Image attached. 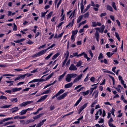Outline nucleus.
I'll list each match as a JSON object with an SVG mask.
<instances>
[{"label":"nucleus","instance_id":"obj_1","mask_svg":"<svg viewBox=\"0 0 127 127\" xmlns=\"http://www.w3.org/2000/svg\"><path fill=\"white\" fill-rule=\"evenodd\" d=\"M77 75V74L74 73L68 74L65 78V81L67 82H69L71 81V78H74Z\"/></svg>","mask_w":127,"mask_h":127},{"label":"nucleus","instance_id":"obj_2","mask_svg":"<svg viewBox=\"0 0 127 127\" xmlns=\"http://www.w3.org/2000/svg\"><path fill=\"white\" fill-rule=\"evenodd\" d=\"M54 72L52 73L50 75L47 77L46 80L43 79H34V82H42L43 81H45L46 80H48L50 79L53 75L54 74Z\"/></svg>","mask_w":127,"mask_h":127},{"label":"nucleus","instance_id":"obj_3","mask_svg":"<svg viewBox=\"0 0 127 127\" xmlns=\"http://www.w3.org/2000/svg\"><path fill=\"white\" fill-rule=\"evenodd\" d=\"M104 28L105 26L103 25L100 28H95V29L98 31H99V32H100L101 33H103Z\"/></svg>","mask_w":127,"mask_h":127},{"label":"nucleus","instance_id":"obj_4","mask_svg":"<svg viewBox=\"0 0 127 127\" xmlns=\"http://www.w3.org/2000/svg\"><path fill=\"white\" fill-rule=\"evenodd\" d=\"M65 55H66V58L63 63V64L62 65V67H63L64 66L68 58L69 55V54L68 51H66V53L65 54Z\"/></svg>","mask_w":127,"mask_h":127},{"label":"nucleus","instance_id":"obj_5","mask_svg":"<svg viewBox=\"0 0 127 127\" xmlns=\"http://www.w3.org/2000/svg\"><path fill=\"white\" fill-rule=\"evenodd\" d=\"M82 76V74H81L78 77L76 78L74 80L73 83H74L77 82L78 81H79L81 79Z\"/></svg>","mask_w":127,"mask_h":127},{"label":"nucleus","instance_id":"obj_6","mask_svg":"<svg viewBox=\"0 0 127 127\" xmlns=\"http://www.w3.org/2000/svg\"><path fill=\"white\" fill-rule=\"evenodd\" d=\"M69 69L70 70H77V68L76 66L73 64L71 65Z\"/></svg>","mask_w":127,"mask_h":127},{"label":"nucleus","instance_id":"obj_7","mask_svg":"<svg viewBox=\"0 0 127 127\" xmlns=\"http://www.w3.org/2000/svg\"><path fill=\"white\" fill-rule=\"evenodd\" d=\"M67 93H65L63 94L61 96L58 97L57 98L58 100H60L63 99L65 97L67 94Z\"/></svg>","mask_w":127,"mask_h":127},{"label":"nucleus","instance_id":"obj_8","mask_svg":"<svg viewBox=\"0 0 127 127\" xmlns=\"http://www.w3.org/2000/svg\"><path fill=\"white\" fill-rule=\"evenodd\" d=\"M48 95H45L41 97L38 101L37 102L42 101L44 100L47 97Z\"/></svg>","mask_w":127,"mask_h":127},{"label":"nucleus","instance_id":"obj_9","mask_svg":"<svg viewBox=\"0 0 127 127\" xmlns=\"http://www.w3.org/2000/svg\"><path fill=\"white\" fill-rule=\"evenodd\" d=\"M73 84V83L72 82H71L65 85L64 86V87L66 88H70L72 86Z\"/></svg>","mask_w":127,"mask_h":127},{"label":"nucleus","instance_id":"obj_10","mask_svg":"<svg viewBox=\"0 0 127 127\" xmlns=\"http://www.w3.org/2000/svg\"><path fill=\"white\" fill-rule=\"evenodd\" d=\"M74 23V19H73L72 21V22L70 23L69 24L66 26V28H67V27H69V26L72 27L73 26Z\"/></svg>","mask_w":127,"mask_h":127},{"label":"nucleus","instance_id":"obj_11","mask_svg":"<svg viewBox=\"0 0 127 127\" xmlns=\"http://www.w3.org/2000/svg\"><path fill=\"white\" fill-rule=\"evenodd\" d=\"M44 114L43 113L40 114L39 115H37L36 116H34L33 117V118L34 120H36L38 118H39L40 117H41L42 115H43Z\"/></svg>","mask_w":127,"mask_h":127},{"label":"nucleus","instance_id":"obj_12","mask_svg":"<svg viewBox=\"0 0 127 127\" xmlns=\"http://www.w3.org/2000/svg\"><path fill=\"white\" fill-rule=\"evenodd\" d=\"M11 110H13L12 111V113H13L18 111L19 109L18 107H16L12 108Z\"/></svg>","mask_w":127,"mask_h":127},{"label":"nucleus","instance_id":"obj_13","mask_svg":"<svg viewBox=\"0 0 127 127\" xmlns=\"http://www.w3.org/2000/svg\"><path fill=\"white\" fill-rule=\"evenodd\" d=\"M47 51V50H46V49H44V50H42L39 52L38 53L39 55L40 56L44 54Z\"/></svg>","mask_w":127,"mask_h":127},{"label":"nucleus","instance_id":"obj_14","mask_svg":"<svg viewBox=\"0 0 127 127\" xmlns=\"http://www.w3.org/2000/svg\"><path fill=\"white\" fill-rule=\"evenodd\" d=\"M82 99V96H81L79 99L76 102V103L74 105V106H77L80 102Z\"/></svg>","mask_w":127,"mask_h":127},{"label":"nucleus","instance_id":"obj_15","mask_svg":"<svg viewBox=\"0 0 127 127\" xmlns=\"http://www.w3.org/2000/svg\"><path fill=\"white\" fill-rule=\"evenodd\" d=\"M98 92L97 91H94V92L93 93L92 95L93 96L95 94V98H96L98 96Z\"/></svg>","mask_w":127,"mask_h":127},{"label":"nucleus","instance_id":"obj_16","mask_svg":"<svg viewBox=\"0 0 127 127\" xmlns=\"http://www.w3.org/2000/svg\"><path fill=\"white\" fill-rule=\"evenodd\" d=\"M66 74V72H65L62 75L60 76L59 77V81H60L62 79V78Z\"/></svg>","mask_w":127,"mask_h":127},{"label":"nucleus","instance_id":"obj_17","mask_svg":"<svg viewBox=\"0 0 127 127\" xmlns=\"http://www.w3.org/2000/svg\"><path fill=\"white\" fill-rule=\"evenodd\" d=\"M60 55V53H58L54 55L52 58V60H54L57 57Z\"/></svg>","mask_w":127,"mask_h":127},{"label":"nucleus","instance_id":"obj_18","mask_svg":"<svg viewBox=\"0 0 127 127\" xmlns=\"http://www.w3.org/2000/svg\"><path fill=\"white\" fill-rule=\"evenodd\" d=\"M83 17V15H82L80 16H79L77 21V22L78 23L80 22L81 20H82Z\"/></svg>","mask_w":127,"mask_h":127},{"label":"nucleus","instance_id":"obj_19","mask_svg":"<svg viewBox=\"0 0 127 127\" xmlns=\"http://www.w3.org/2000/svg\"><path fill=\"white\" fill-rule=\"evenodd\" d=\"M22 89L21 88H13L12 89V90L13 92H16L17 91H19L21 90Z\"/></svg>","mask_w":127,"mask_h":127},{"label":"nucleus","instance_id":"obj_20","mask_svg":"<svg viewBox=\"0 0 127 127\" xmlns=\"http://www.w3.org/2000/svg\"><path fill=\"white\" fill-rule=\"evenodd\" d=\"M27 112V111L26 109L23 110L20 112V114L21 115H22L25 114Z\"/></svg>","mask_w":127,"mask_h":127},{"label":"nucleus","instance_id":"obj_21","mask_svg":"<svg viewBox=\"0 0 127 127\" xmlns=\"http://www.w3.org/2000/svg\"><path fill=\"white\" fill-rule=\"evenodd\" d=\"M107 9L109 10H110L112 12L113 11V10L112 7L109 5H107Z\"/></svg>","mask_w":127,"mask_h":127},{"label":"nucleus","instance_id":"obj_22","mask_svg":"<svg viewBox=\"0 0 127 127\" xmlns=\"http://www.w3.org/2000/svg\"><path fill=\"white\" fill-rule=\"evenodd\" d=\"M89 90H88L86 92H82V93L83 95H84V96H85L86 95H88L89 93Z\"/></svg>","mask_w":127,"mask_h":127},{"label":"nucleus","instance_id":"obj_23","mask_svg":"<svg viewBox=\"0 0 127 127\" xmlns=\"http://www.w3.org/2000/svg\"><path fill=\"white\" fill-rule=\"evenodd\" d=\"M88 104V103L85 104H84L80 108L83 110L86 107Z\"/></svg>","mask_w":127,"mask_h":127},{"label":"nucleus","instance_id":"obj_24","mask_svg":"<svg viewBox=\"0 0 127 127\" xmlns=\"http://www.w3.org/2000/svg\"><path fill=\"white\" fill-rule=\"evenodd\" d=\"M112 5L115 10H117V8H116V5L114 2H112Z\"/></svg>","mask_w":127,"mask_h":127},{"label":"nucleus","instance_id":"obj_25","mask_svg":"<svg viewBox=\"0 0 127 127\" xmlns=\"http://www.w3.org/2000/svg\"><path fill=\"white\" fill-rule=\"evenodd\" d=\"M95 37L96 38H99V35L98 32L96 31L95 34Z\"/></svg>","mask_w":127,"mask_h":127},{"label":"nucleus","instance_id":"obj_26","mask_svg":"<svg viewBox=\"0 0 127 127\" xmlns=\"http://www.w3.org/2000/svg\"><path fill=\"white\" fill-rule=\"evenodd\" d=\"M64 91V90L62 89L61 90L57 93V95L59 96L60 94L63 93Z\"/></svg>","mask_w":127,"mask_h":127},{"label":"nucleus","instance_id":"obj_27","mask_svg":"<svg viewBox=\"0 0 127 127\" xmlns=\"http://www.w3.org/2000/svg\"><path fill=\"white\" fill-rule=\"evenodd\" d=\"M53 54V53H51L48 56H47L45 58V59L46 60H48L49 59V58H50V57Z\"/></svg>","mask_w":127,"mask_h":127},{"label":"nucleus","instance_id":"obj_28","mask_svg":"<svg viewBox=\"0 0 127 127\" xmlns=\"http://www.w3.org/2000/svg\"><path fill=\"white\" fill-rule=\"evenodd\" d=\"M115 35L119 41L120 40V38L118 33L117 32H115Z\"/></svg>","mask_w":127,"mask_h":127},{"label":"nucleus","instance_id":"obj_29","mask_svg":"<svg viewBox=\"0 0 127 127\" xmlns=\"http://www.w3.org/2000/svg\"><path fill=\"white\" fill-rule=\"evenodd\" d=\"M34 121V120H27L26 122V124H28L31 123L33 122Z\"/></svg>","mask_w":127,"mask_h":127},{"label":"nucleus","instance_id":"obj_30","mask_svg":"<svg viewBox=\"0 0 127 127\" xmlns=\"http://www.w3.org/2000/svg\"><path fill=\"white\" fill-rule=\"evenodd\" d=\"M82 62L81 61H80L77 63V64H76V66L77 67H78L80 65H81L82 64Z\"/></svg>","mask_w":127,"mask_h":127},{"label":"nucleus","instance_id":"obj_31","mask_svg":"<svg viewBox=\"0 0 127 127\" xmlns=\"http://www.w3.org/2000/svg\"><path fill=\"white\" fill-rule=\"evenodd\" d=\"M104 57L102 53H101L99 54V56L98 57V59L99 60L100 59H102Z\"/></svg>","mask_w":127,"mask_h":127},{"label":"nucleus","instance_id":"obj_32","mask_svg":"<svg viewBox=\"0 0 127 127\" xmlns=\"http://www.w3.org/2000/svg\"><path fill=\"white\" fill-rule=\"evenodd\" d=\"M27 105L26 102H24L20 104V106L21 107L25 106H26Z\"/></svg>","mask_w":127,"mask_h":127},{"label":"nucleus","instance_id":"obj_33","mask_svg":"<svg viewBox=\"0 0 127 127\" xmlns=\"http://www.w3.org/2000/svg\"><path fill=\"white\" fill-rule=\"evenodd\" d=\"M78 32V31L77 30L72 31V35H74L77 33Z\"/></svg>","mask_w":127,"mask_h":127},{"label":"nucleus","instance_id":"obj_34","mask_svg":"<svg viewBox=\"0 0 127 127\" xmlns=\"http://www.w3.org/2000/svg\"><path fill=\"white\" fill-rule=\"evenodd\" d=\"M81 13H84L83 12V10L84 9V5H83V4H81Z\"/></svg>","mask_w":127,"mask_h":127},{"label":"nucleus","instance_id":"obj_35","mask_svg":"<svg viewBox=\"0 0 127 127\" xmlns=\"http://www.w3.org/2000/svg\"><path fill=\"white\" fill-rule=\"evenodd\" d=\"M53 13L52 12H51L49 14L47 15V19L50 18L51 17V15L53 14Z\"/></svg>","mask_w":127,"mask_h":127},{"label":"nucleus","instance_id":"obj_36","mask_svg":"<svg viewBox=\"0 0 127 127\" xmlns=\"http://www.w3.org/2000/svg\"><path fill=\"white\" fill-rule=\"evenodd\" d=\"M39 56H40L39 55L38 53H36V54H35L34 55L32 56V58H35L36 57H37Z\"/></svg>","mask_w":127,"mask_h":127},{"label":"nucleus","instance_id":"obj_37","mask_svg":"<svg viewBox=\"0 0 127 127\" xmlns=\"http://www.w3.org/2000/svg\"><path fill=\"white\" fill-rule=\"evenodd\" d=\"M90 4H89L87 6V7L85 10L83 12L84 13H85L86 11L87 10H88L89 8H90Z\"/></svg>","mask_w":127,"mask_h":127},{"label":"nucleus","instance_id":"obj_38","mask_svg":"<svg viewBox=\"0 0 127 127\" xmlns=\"http://www.w3.org/2000/svg\"><path fill=\"white\" fill-rule=\"evenodd\" d=\"M13 123V122H12V121L7 122L6 123H5L4 124V126H6L7 125H9V124Z\"/></svg>","mask_w":127,"mask_h":127},{"label":"nucleus","instance_id":"obj_39","mask_svg":"<svg viewBox=\"0 0 127 127\" xmlns=\"http://www.w3.org/2000/svg\"><path fill=\"white\" fill-rule=\"evenodd\" d=\"M55 45L56 44H53L52 45L50 46L47 48V49H46V50H48L50 48H52L53 47H54L55 46Z\"/></svg>","mask_w":127,"mask_h":127},{"label":"nucleus","instance_id":"obj_40","mask_svg":"<svg viewBox=\"0 0 127 127\" xmlns=\"http://www.w3.org/2000/svg\"><path fill=\"white\" fill-rule=\"evenodd\" d=\"M89 14L88 12L85 13L84 15V18L88 17L89 16Z\"/></svg>","mask_w":127,"mask_h":127},{"label":"nucleus","instance_id":"obj_41","mask_svg":"<svg viewBox=\"0 0 127 127\" xmlns=\"http://www.w3.org/2000/svg\"><path fill=\"white\" fill-rule=\"evenodd\" d=\"M0 99H5L6 100L7 99V98L6 96L1 95L0 97Z\"/></svg>","mask_w":127,"mask_h":127},{"label":"nucleus","instance_id":"obj_42","mask_svg":"<svg viewBox=\"0 0 127 127\" xmlns=\"http://www.w3.org/2000/svg\"><path fill=\"white\" fill-rule=\"evenodd\" d=\"M88 52L89 53H90L91 57L92 58L93 57V54L92 53L91 51L90 50H88Z\"/></svg>","mask_w":127,"mask_h":127},{"label":"nucleus","instance_id":"obj_43","mask_svg":"<svg viewBox=\"0 0 127 127\" xmlns=\"http://www.w3.org/2000/svg\"><path fill=\"white\" fill-rule=\"evenodd\" d=\"M92 27H95L97 25L96 24V22H92Z\"/></svg>","mask_w":127,"mask_h":127},{"label":"nucleus","instance_id":"obj_44","mask_svg":"<svg viewBox=\"0 0 127 127\" xmlns=\"http://www.w3.org/2000/svg\"><path fill=\"white\" fill-rule=\"evenodd\" d=\"M13 25L14 27L13 30L14 31H16L17 30V27L15 23H14Z\"/></svg>","mask_w":127,"mask_h":127},{"label":"nucleus","instance_id":"obj_45","mask_svg":"<svg viewBox=\"0 0 127 127\" xmlns=\"http://www.w3.org/2000/svg\"><path fill=\"white\" fill-rule=\"evenodd\" d=\"M18 100L17 98H15L12 99L11 100V101L12 102L15 101V102H17Z\"/></svg>","mask_w":127,"mask_h":127},{"label":"nucleus","instance_id":"obj_46","mask_svg":"<svg viewBox=\"0 0 127 127\" xmlns=\"http://www.w3.org/2000/svg\"><path fill=\"white\" fill-rule=\"evenodd\" d=\"M115 111V110L113 108H112V110L111 111V112L112 114L114 116H115V115L114 114V112Z\"/></svg>","mask_w":127,"mask_h":127},{"label":"nucleus","instance_id":"obj_47","mask_svg":"<svg viewBox=\"0 0 127 127\" xmlns=\"http://www.w3.org/2000/svg\"><path fill=\"white\" fill-rule=\"evenodd\" d=\"M27 43L28 44H33V42L29 40V41L27 42Z\"/></svg>","mask_w":127,"mask_h":127},{"label":"nucleus","instance_id":"obj_48","mask_svg":"<svg viewBox=\"0 0 127 127\" xmlns=\"http://www.w3.org/2000/svg\"><path fill=\"white\" fill-rule=\"evenodd\" d=\"M64 33V32H63L61 33L59 35L57 36L58 38H61L62 37V36L63 33Z\"/></svg>","mask_w":127,"mask_h":127},{"label":"nucleus","instance_id":"obj_49","mask_svg":"<svg viewBox=\"0 0 127 127\" xmlns=\"http://www.w3.org/2000/svg\"><path fill=\"white\" fill-rule=\"evenodd\" d=\"M26 76L25 74L23 75H21L19 76V77L20 79H24Z\"/></svg>","mask_w":127,"mask_h":127},{"label":"nucleus","instance_id":"obj_50","mask_svg":"<svg viewBox=\"0 0 127 127\" xmlns=\"http://www.w3.org/2000/svg\"><path fill=\"white\" fill-rule=\"evenodd\" d=\"M106 54L107 56L108 57L110 58L111 57V53L110 52H108L106 53Z\"/></svg>","mask_w":127,"mask_h":127},{"label":"nucleus","instance_id":"obj_51","mask_svg":"<svg viewBox=\"0 0 127 127\" xmlns=\"http://www.w3.org/2000/svg\"><path fill=\"white\" fill-rule=\"evenodd\" d=\"M106 15V13H102L101 14L100 16L101 17H102L103 16H105Z\"/></svg>","mask_w":127,"mask_h":127},{"label":"nucleus","instance_id":"obj_52","mask_svg":"<svg viewBox=\"0 0 127 127\" xmlns=\"http://www.w3.org/2000/svg\"><path fill=\"white\" fill-rule=\"evenodd\" d=\"M46 12H42L41 13V16L42 17H44L45 16V15L46 14Z\"/></svg>","mask_w":127,"mask_h":127},{"label":"nucleus","instance_id":"obj_53","mask_svg":"<svg viewBox=\"0 0 127 127\" xmlns=\"http://www.w3.org/2000/svg\"><path fill=\"white\" fill-rule=\"evenodd\" d=\"M50 90H51V89L50 88H49V89L48 90L45 91L46 94H47L49 93L50 92Z\"/></svg>","mask_w":127,"mask_h":127},{"label":"nucleus","instance_id":"obj_54","mask_svg":"<svg viewBox=\"0 0 127 127\" xmlns=\"http://www.w3.org/2000/svg\"><path fill=\"white\" fill-rule=\"evenodd\" d=\"M113 120L112 118H111L110 120H109L108 121V123H111L113 121Z\"/></svg>","mask_w":127,"mask_h":127},{"label":"nucleus","instance_id":"obj_55","mask_svg":"<svg viewBox=\"0 0 127 127\" xmlns=\"http://www.w3.org/2000/svg\"><path fill=\"white\" fill-rule=\"evenodd\" d=\"M33 102V101H27L26 102L27 105L28 104H30L31 103H32Z\"/></svg>","mask_w":127,"mask_h":127},{"label":"nucleus","instance_id":"obj_56","mask_svg":"<svg viewBox=\"0 0 127 127\" xmlns=\"http://www.w3.org/2000/svg\"><path fill=\"white\" fill-rule=\"evenodd\" d=\"M111 19L113 21H115L114 17L113 16L110 15V16Z\"/></svg>","mask_w":127,"mask_h":127},{"label":"nucleus","instance_id":"obj_57","mask_svg":"<svg viewBox=\"0 0 127 127\" xmlns=\"http://www.w3.org/2000/svg\"><path fill=\"white\" fill-rule=\"evenodd\" d=\"M117 23L118 25L120 26V23L119 21L118 20H116Z\"/></svg>","mask_w":127,"mask_h":127},{"label":"nucleus","instance_id":"obj_58","mask_svg":"<svg viewBox=\"0 0 127 127\" xmlns=\"http://www.w3.org/2000/svg\"><path fill=\"white\" fill-rule=\"evenodd\" d=\"M25 75L26 76H27V77H29L32 75V74H31L27 73L25 74Z\"/></svg>","mask_w":127,"mask_h":127},{"label":"nucleus","instance_id":"obj_59","mask_svg":"<svg viewBox=\"0 0 127 127\" xmlns=\"http://www.w3.org/2000/svg\"><path fill=\"white\" fill-rule=\"evenodd\" d=\"M95 78L94 77H91L90 79V80L92 82H94L95 81Z\"/></svg>","mask_w":127,"mask_h":127},{"label":"nucleus","instance_id":"obj_60","mask_svg":"<svg viewBox=\"0 0 127 127\" xmlns=\"http://www.w3.org/2000/svg\"><path fill=\"white\" fill-rule=\"evenodd\" d=\"M104 121V120L103 119H100L99 121H98V123H102Z\"/></svg>","mask_w":127,"mask_h":127},{"label":"nucleus","instance_id":"obj_61","mask_svg":"<svg viewBox=\"0 0 127 127\" xmlns=\"http://www.w3.org/2000/svg\"><path fill=\"white\" fill-rule=\"evenodd\" d=\"M73 55L74 56H76L78 57V53L77 52L74 53H73Z\"/></svg>","mask_w":127,"mask_h":127},{"label":"nucleus","instance_id":"obj_62","mask_svg":"<svg viewBox=\"0 0 127 127\" xmlns=\"http://www.w3.org/2000/svg\"><path fill=\"white\" fill-rule=\"evenodd\" d=\"M55 108V107L54 106L51 105L50 107V109L51 110H53Z\"/></svg>","mask_w":127,"mask_h":127},{"label":"nucleus","instance_id":"obj_63","mask_svg":"<svg viewBox=\"0 0 127 127\" xmlns=\"http://www.w3.org/2000/svg\"><path fill=\"white\" fill-rule=\"evenodd\" d=\"M37 68L36 69L33 70V71H31V72L32 73H35V72H37Z\"/></svg>","mask_w":127,"mask_h":127},{"label":"nucleus","instance_id":"obj_64","mask_svg":"<svg viewBox=\"0 0 127 127\" xmlns=\"http://www.w3.org/2000/svg\"><path fill=\"white\" fill-rule=\"evenodd\" d=\"M42 125H43L42 124H40V122L39 124L37 125L36 127H40Z\"/></svg>","mask_w":127,"mask_h":127}]
</instances>
